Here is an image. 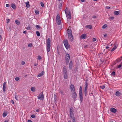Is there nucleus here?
Returning a JSON list of instances; mask_svg holds the SVG:
<instances>
[{
	"label": "nucleus",
	"mask_w": 122,
	"mask_h": 122,
	"mask_svg": "<svg viewBox=\"0 0 122 122\" xmlns=\"http://www.w3.org/2000/svg\"><path fill=\"white\" fill-rule=\"evenodd\" d=\"M54 99L55 101H57V97L56 95L55 94L54 95Z\"/></svg>",
	"instance_id": "nucleus-22"
},
{
	"label": "nucleus",
	"mask_w": 122,
	"mask_h": 122,
	"mask_svg": "<svg viewBox=\"0 0 122 122\" xmlns=\"http://www.w3.org/2000/svg\"><path fill=\"white\" fill-rule=\"evenodd\" d=\"M10 19H8L7 20V23H8L9 22H10Z\"/></svg>",
	"instance_id": "nucleus-61"
},
{
	"label": "nucleus",
	"mask_w": 122,
	"mask_h": 122,
	"mask_svg": "<svg viewBox=\"0 0 122 122\" xmlns=\"http://www.w3.org/2000/svg\"><path fill=\"white\" fill-rule=\"evenodd\" d=\"M56 21L58 25H60L61 23V22L60 19H58L57 20H56Z\"/></svg>",
	"instance_id": "nucleus-18"
},
{
	"label": "nucleus",
	"mask_w": 122,
	"mask_h": 122,
	"mask_svg": "<svg viewBox=\"0 0 122 122\" xmlns=\"http://www.w3.org/2000/svg\"><path fill=\"white\" fill-rule=\"evenodd\" d=\"M6 6L7 7H9L10 6V5L9 4H6Z\"/></svg>",
	"instance_id": "nucleus-56"
},
{
	"label": "nucleus",
	"mask_w": 122,
	"mask_h": 122,
	"mask_svg": "<svg viewBox=\"0 0 122 122\" xmlns=\"http://www.w3.org/2000/svg\"><path fill=\"white\" fill-rule=\"evenodd\" d=\"M70 89L72 92L75 91V87L74 85L73 84H71L70 85Z\"/></svg>",
	"instance_id": "nucleus-9"
},
{
	"label": "nucleus",
	"mask_w": 122,
	"mask_h": 122,
	"mask_svg": "<svg viewBox=\"0 0 122 122\" xmlns=\"http://www.w3.org/2000/svg\"><path fill=\"white\" fill-rule=\"evenodd\" d=\"M51 40L49 38H47L46 44V50L48 54L50 50Z\"/></svg>",
	"instance_id": "nucleus-2"
},
{
	"label": "nucleus",
	"mask_w": 122,
	"mask_h": 122,
	"mask_svg": "<svg viewBox=\"0 0 122 122\" xmlns=\"http://www.w3.org/2000/svg\"><path fill=\"white\" fill-rule=\"evenodd\" d=\"M17 97H18V96L17 95H15V99L17 100H18V99H17Z\"/></svg>",
	"instance_id": "nucleus-54"
},
{
	"label": "nucleus",
	"mask_w": 122,
	"mask_h": 122,
	"mask_svg": "<svg viewBox=\"0 0 122 122\" xmlns=\"http://www.w3.org/2000/svg\"><path fill=\"white\" fill-rule=\"evenodd\" d=\"M87 36V35L85 34H82L80 37V38L81 39H85Z\"/></svg>",
	"instance_id": "nucleus-10"
},
{
	"label": "nucleus",
	"mask_w": 122,
	"mask_h": 122,
	"mask_svg": "<svg viewBox=\"0 0 122 122\" xmlns=\"http://www.w3.org/2000/svg\"><path fill=\"white\" fill-rule=\"evenodd\" d=\"M63 72H67V70L66 69V66H64L63 68Z\"/></svg>",
	"instance_id": "nucleus-19"
},
{
	"label": "nucleus",
	"mask_w": 122,
	"mask_h": 122,
	"mask_svg": "<svg viewBox=\"0 0 122 122\" xmlns=\"http://www.w3.org/2000/svg\"><path fill=\"white\" fill-rule=\"evenodd\" d=\"M32 46V43H30L28 45V46L29 47H31Z\"/></svg>",
	"instance_id": "nucleus-41"
},
{
	"label": "nucleus",
	"mask_w": 122,
	"mask_h": 122,
	"mask_svg": "<svg viewBox=\"0 0 122 122\" xmlns=\"http://www.w3.org/2000/svg\"><path fill=\"white\" fill-rule=\"evenodd\" d=\"M84 88V94L85 96H86L87 95V88L88 83L86 81L85 82Z\"/></svg>",
	"instance_id": "nucleus-3"
},
{
	"label": "nucleus",
	"mask_w": 122,
	"mask_h": 122,
	"mask_svg": "<svg viewBox=\"0 0 122 122\" xmlns=\"http://www.w3.org/2000/svg\"><path fill=\"white\" fill-rule=\"evenodd\" d=\"M72 122H76V119L75 117H72Z\"/></svg>",
	"instance_id": "nucleus-34"
},
{
	"label": "nucleus",
	"mask_w": 122,
	"mask_h": 122,
	"mask_svg": "<svg viewBox=\"0 0 122 122\" xmlns=\"http://www.w3.org/2000/svg\"><path fill=\"white\" fill-rule=\"evenodd\" d=\"M36 35L38 36H40V34L39 31H36Z\"/></svg>",
	"instance_id": "nucleus-35"
},
{
	"label": "nucleus",
	"mask_w": 122,
	"mask_h": 122,
	"mask_svg": "<svg viewBox=\"0 0 122 122\" xmlns=\"http://www.w3.org/2000/svg\"><path fill=\"white\" fill-rule=\"evenodd\" d=\"M62 2H61L58 5L59 8L60 9H61L62 7Z\"/></svg>",
	"instance_id": "nucleus-23"
},
{
	"label": "nucleus",
	"mask_w": 122,
	"mask_h": 122,
	"mask_svg": "<svg viewBox=\"0 0 122 122\" xmlns=\"http://www.w3.org/2000/svg\"><path fill=\"white\" fill-rule=\"evenodd\" d=\"M6 82H4L3 85V91L4 92H5V90L6 89L5 86L6 85Z\"/></svg>",
	"instance_id": "nucleus-15"
},
{
	"label": "nucleus",
	"mask_w": 122,
	"mask_h": 122,
	"mask_svg": "<svg viewBox=\"0 0 122 122\" xmlns=\"http://www.w3.org/2000/svg\"><path fill=\"white\" fill-rule=\"evenodd\" d=\"M120 13V12L119 11H115L114 12V14L115 15H118Z\"/></svg>",
	"instance_id": "nucleus-25"
},
{
	"label": "nucleus",
	"mask_w": 122,
	"mask_h": 122,
	"mask_svg": "<svg viewBox=\"0 0 122 122\" xmlns=\"http://www.w3.org/2000/svg\"><path fill=\"white\" fill-rule=\"evenodd\" d=\"M82 90V87L81 86H80L79 88V90Z\"/></svg>",
	"instance_id": "nucleus-58"
},
{
	"label": "nucleus",
	"mask_w": 122,
	"mask_h": 122,
	"mask_svg": "<svg viewBox=\"0 0 122 122\" xmlns=\"http://www.w3.org/2000/svg\"><path fill=\"white\" fill-rule=\"evenodd\" d=\"M64 78L65 79H67L68 78V75L67 72H63Z\"/></svg>",
	"instance_id": "nucleus-13"
},
{
	"label": "nucleus",
	"mask_w": 122,
	"mask_h": 122,
	"mask_svg": "<svg viewBox=\"0 0 122 122\" xmlns=\"http://www.w3.org/2000/svg\"><path fill=\"white\" fill-rule=\"evenodd\" d=\"M65 13H66L68 12H70V10H68V8L67 7H66V9L65 10Z\"/></svg>",
	"instance_id": "nucleus-29"
},
{
	"label": "nucleus",
	"mask_w": 122,
	"mask_h": 122,
	"mask_svg": "<svg viewBox=\"0 0 122 122\" xmlns=\"http://www.w3.org/2000/svg\"><path fill=\"white\" fill-rule=\"evenodd\" d=\"M25 64V62L24 61H22L21 64L22 65H24Z\"/></svg>",
	"instance_id": "nucleus-49"
},
{
	"label": "nucleus",
	"mask_w": 122,
	"mask_h": 122,
	"mask_svg": "<svg viewBox=\"0 0 122 122\" xmlns=\"http://www.w3.org/2000/svg\"><path fill=\"white\" fill-rule=\"evenodd\" d=\"M96 17L95 15H93L92 17V18H95Z\"/></svg>",
	"instance_id": "nucleus-63"
},
{
	"label": "nucleus",
	"mask_w": 122,
	"mask_h": 122,
	"mask_svg": "<svg viewBox=\"0 0 122 122\" xmlns=\"http://www.w3.org/2000/svg\"><path fill=\"white\" fill-rule=\"evenodd\" d=\"M26 29L28 30H30V25L29 26H28L26 27Z\"/></svg>",
	"instance_id": "nucleus-38"
},
{
	"label": "nucleus",
	"mask_w": 122,
	"mask_h": 122,
	"mask_svg": "<svg viewBox=\"0 0 122 122\" xmlns=\"http://www.w3.org/2000/svg\"><path fill=\"white\" fill-rule=\"evenodd\" d=\"M107 26V24H105L102 26V28L105 29L106 28Z\"/></svg>",
	"instance_id": "nucleus-33"
},
{
	"label": "nucleus",
	"mask_w": 122,
	"mask_h": 122,
	"mask_svg": "<svg viewBox=\"0 0 122 122\" xmlns=\"http://www.w3.org/2000/svg\"><path fill=\"white\" fill-rule=\"evenodd\" d=\"M44 72L43 71L42 72L39 74L37 76L38 77H40L43 75H44Z\"/></svg>",
	"instance_id": "nucleus-17"
},
{
	"label": "nucleus",
	"mask_w": 122,
	"mask_h": 122,
	"mask_svg": "<svg viewBox=\"0 0 122 122\" xmlns=\"http://www.w3.org/2000/svg\"><path fill=\"white\" fill-rule=\"evenodd\" d=\"M40 4H41V6L42 7H44V6H44V3L42 2H41L40 3Z\"/></svg>",
	"instance_id": "nucleus-36"
},
{
	"label": "nucleus",
	"mask_w": 122,
	"mask_h": 122,
	"mask_svg": "<svg viewBox=\"0 0 122 122\" xmlns=\"http://www.w3.org/2000/svg\"><path fill=\"white\" fill-rule=\"evenodd\" d=\"M65 14L68 20L71 19V16L70 12H68Z\"/></svg>",
	"instance_id": "nucleus-8"
},
{
	"label": "nucleus",
	"mask_w": 122,
	"mask_h": 122,
	"mask_svg": "<svg viewBox=\"0 0 122 122\" xmlns=\"http://www.w3.org/2000/svg\"><path fill=\"white\" fill-rule=\"evenodd\" d=\"M38 99L43 100L44 99V95L43 92H41L39 95L37 96Z\"/></svg>",
	"instance_id": "nucleus-6"
},
{
	"label": "nucleus",
	"mask_w": 122,
	"mask_h": 122,
	"mask_svg": "<svg viewBox=\"0 0 122 122\" xmlns=\"http://www.w3.org/2000/svg\"><path fill=\"white\" fill-rule=\"evenodd\" d=\"M115 72L114 71H113L112 73V75L113 76L115 75Z\"/></svg>",
	"instance_id": "nucleus-51"
},
{
	"label": "nucleus",
	"mask_w": 122,
	"mask_h": 122,
	"mask_svg": "<svg viewBox=\"0 0 122 122\" xmlns=\"http://www.w3.org/2000/svg\"><path fill=\"white\" fill-rule=\"evenodd\" d=\"M35 116L34 115H32L31 116V117L32 118H35Z\"/></svg>",
	"instance_id": "nucleus-47"
},
{
	"label": "nucleus",
	"mask_w": 122,
	"mask_h": 122,
	"mask_svg": "<svg viewBox=\"0 0 122 122\" xmlns=\"http://www.w3.org/2000/svg\"><path fill=\"white\" fill-rule=\"evenodd\" d=\"M64 45L67 49H68L70 48V46L68 44V41L66 40H64L63 41Z\"/></svg>",
	"instance_id": "nucleus-4"
},
{
	"label": "nucleus",
	"mask_w": 122,
	"mask_h": 122,
	"mask_svg": "<svg viewBox=\"0 0 122 122\" xmlns=\"http://www.w3.org/2000/svg\"><path fill=\"white\" fill-rule=\"evenodd\" d=\"M105 86L104 85L101 86L100 87L102 89H104L105 87Z\"/></svg>",
	"instance_id": "nucleus-39"
},
{
	"label": "nucleus",
	"mask_w": 122,
	"mask_h": 122,
	"mask_svg": "<svg viewBox=\"0 0 122 122\" xmlns=\"http://www.w3.org/2000/svg\"><path fill=\"white\" fill-rule=\"evenodd\" d=\"M86 27L88 28L91 29L92 28V27L91 25H86Z\"/></svg>",
	"instance_id": "nucleus-26"
},
{
	"label": "nucleus",
	"mask_w": 122,
	"mask_h": 122,
	"mask_svg": "<svg viewBox=\"0 0 122 122\" xmlns=\"http://www.w3.org/2000/svg\"><path fill=\"white\" fill-rule=\"evenodd\" d=\"M7 115V112H4L3 114V117H5Z\"/></svg>",
	"instance_id": "nucleus-30"
},
{
	"label": "nucleus",
	"mask_w": 122,
	"mask_h": 122,
	"mask_svg": "<svg viewBox=\"0 0 122 122\" xmlns=\"http://www.w3.org/2000/svg\"><path fill=\"white\" fill-rule=\"evenodd\" d=\"M122 67V65H119L118 66V68H120L121 67Z\"/></svg>",
	"instance_id": "nucleus-50"
},
{
	"label": "nucleus",
	"mask_w": 122,
	"mask_h": 122,
	"mask_svg": "<svg viewBox=\"0 0 122 122\" xmlns=\"http://www.w3.org/2000/svg\"><path fill=\"white\" fill-rule=\"evenodd\" d=\"M35 13L36 14H38L39 13V12L38 11H36L35 12Z\"/></svg>",
	"instance_id": "nucleus-48"
},
{
	"label": "nucleus",
	"mask_w": 122,
	"mask_h": 122,
	"mask_svg": "<svg viewBox=\"0 0 122 122\" xmlns=\"http://www.w3.org/2000/svg\"><path fill=\"white\" fill-rule=\"evenodd\" d=\"M40 110L39 109H36V111L37 112H39L40 111Z\"/></svg>",
	"instance_id": "nucleus-60"
},
{
	"label": "nucleus",
	"mask_w": 122,
	"mask_h": 122,
	"mask_svg": "<svg viewBox=\"0 0 122 122\" xmlns=\"http://www.w3.org/2000/svg\"><path fill=\"white\" fill-rule=\"evenodd\" d=\"M10 102L11 103L13 104H14V102L13 100H11Z\"/></svg>",
	"instance_id": "nucleus-55"
},
{
	"label": "nucleus",
	"mask_w": 122,
	"mask_h": 122,
	"mask_svg": "<svg viewBox=\"0 0 122 122\" xmlns=\"http://www.w3.org/2000/svg\"><path fill=\"white\" fill-rule=\"evenodd\" d=\"M106 8L107 9H109L110 8V7L108 6H106Z\"/></svg>",
	"instance_id": "nucleus-53"
},
{
	"label": "nucleus",
	"mask_w": 122,
	"mask_h": 122,
	"mask_svg": "<svg viewBox=\"0 0 122 122\" xmlns=\"http://www.w3.org/2000/svg\"><path fill=\"white\" fill-rule=\"evenodd\" d=\"M72 97L74 99V101H75L76 100V99L77 97V94L75 91L72 92Z\"/></svg>",
	"instance_id": "nucleus-7"
},
{
	"label": "nucleus",
	"mask_w": 122,
	"mask_h": 122,
	"mask_svg": "<svg viewBox=\"0 0 122 122\" xmlns=\"http://www.w3.org/2000/svg\"><path fill=\"white\" fill-rule=\"evenodd\" d=\"M83 94L82 90L79 91V95Z\"/></svg>",
	"instance_id": "nucleus-37"
},
{
	"label": "nucleus",
	"mask_w": 122,
	"mask_h": 122,
	"mask_svg": "<svg viewBox=\"0 0 122 122\" xmlns=\"http://www.w3.org/2000/svg\"><path fill=\"white\" fill-rule=\"evenodd\" d=\"M73 66V63L72 61H71L69 63V69H71L72 68Z\"/></svg>",
	"instance_id": "nucleus-12"
},
{
	"label": "nucleus",
	"mask_w": 122,
	"mask_h": 122,
	"mask_svg": "<svg viewBox=\"0 0 122 122\" xmlns=\"http://www.w3.org/2000/svg\"><path fill=\"white\" fill-rule=\"evenodd\" d=\"M74 112L73 108L72 107H71L70 110V112Z\"/></svg>",
	"instance_id": "nucleus-27"
},
{
	"label": "nucleus",
	"mask_w": 122,
	"mask_h": 122,
	"mask_svg": "<svg viewBox=\"0 0 122 122\" xmlns=\"http://www.w3.org/2000/svg\"><path fill=\"white\" fill-rule=\"evenodd\" d=\"M19 77H16L15 78V80L16 81H18L19 80Z\"/></svg>",
	"instance_id": "nucleus-45"
},
{
	"label": "nucleus",
	"mask_w": 122,
	"mask_h": 122,
	"mask_svg": "<svg viewBox=\"0 0 122 122\" xmlns=\"http://www.w3.org/2000/svg\"><path fill=\"white\" fill-rule=\"evenodd\" d=\"M121 61V60L120 58L117 59L116 60V61H117V62H119L120 61Z\"/></svg>",
	"instance_id": "nucleus-42"
},
{
	"label": "nucleus",
	"mask_w": 122,
	"mask_h": 122,
	"mask_svg": "<svg viewBox=\"0 0 122 122\" xmlns=\"http://www.w3.org/2000/svg\"><path fill=\"white\" fill-rule=\"evenodd\" d=\"M29 3V2H28V3H26V6L27 7H29L30 6V5L28 4Z\"/></svg>",
	"instance_id": "nucleus-40"
},
{
	"label": "nucleus",
	"mask_w": 122,
	"mask_h": 122,
	"mask_svg": "<svg viewBox=\"0 0 122 122\" xmlns=\"http://www.w3.org/2000/svg\"><path fill=\"white\" fill-rule=\"evenodd\" d=\"M79 98L81 101V102L83 100V94L79 95Z\"/></svg>",
	"instance_id": "nucleus-16"
},
{
	"label": "nucleus",
	"mask_w": 122,
	"mask_h": 122,
	"mask_svg": "<svg viewBox=\"0 0 122 122\" xmlns=\"http://www.w3.org/2000/svg\"><path fill=\"white\" fill-rule=\"evenodd\" d=\"M117 47L116 46V45H115L114 47L112 48V49L111 51V52L113 51H114L117 48Z\"/></svg>",
	"instance_id": "nucleus-21"
},
{
	"label": "nucleus",
	"mask_w": 122,
	"mask_h": 122,
	"mask_svg": "<svg viewBox=\"0 0 122 122\" xmlns=\"http://www.w3.org/2000/svg\"><path fill=\"white\" fill-rule=\"evenodd\" d=\"M60 17L59 15H58L56 17V20H57L58 19H60Z\"/></svg>",
	"instance_id": "nucleus-32"
},
{
	"label": "nucleus",
	"mask_w": 122,
	"mask_h": 122,
	"mask_svg": "<svg viewBox=\"0 0 122 122\" xmlns=\"http://www.w3.org/2000/svg\"><path fill=\"white\" fill-rule=\"evenodd\" d=\"M28 122H32V121L31 120H29L28 121Z\"/></svg>",
	"instance_id": "nucleus-64"
},
{
	"label": "nucleus",
	"mask_w": 122,
	"mask_h": 122,
	"mask_svg": "<svg viewBox=\"0 0 122 122\" xmlns=\"http://www.w3.org/2000/svg\"><path fill=\"white\" fill-rule=\"evenodd\" d=\"M114 18V17H110V19L111 20H113Z\"/></svg>",
	"instance_id": "nucleus-59"
},
{
	"label": "nucleus",
	"mask_w": 122,
	"mask_h": 122,
	"mask_svg": "<svg viewBox=\"0 0 122 122\" xmlns=\"http://www.w3.org/2000/svg\"><path fill=\"white\" fill-rule=\"evenodd\" d=\"M15 22L16 24L18 25H19L20 24V21L17 20H15Z\"/></svg>",
	"instance_id": "nucleus-28"
},
{
	"label": "nucleus",
	"mask_w": 122,
	"mask_h": 122,
	"mask_svg": "<svg viewBox=\"0 0 122 122\" xmlns=\"http://www.w3.org/2000/svg\"><path fill=\"white\" fill-rule=\"evenodd\" d=\"M11 7L14 9H15L16 6L15 4H11Z\"/></svg>",
	"instance_id": "nucleus-20"
},
{
	"label": "nucleus",
	"mask_w": 122,
	"mask_h": 122,
	"mask_svg": "<svg viewBox=\"0 0 122 122\" xmlns=\"http://www.w3.org/2000/svg\"><path fill=\"white\" fill-rule=\"evenodd\" d=\"M31 91L33 92H34L35 91V88L34 87H31Z\"/></svg>",
	"instance_id": "nucleus-31"
},
{
	"label": "nucleus",
	"mask_w": 122,
	"mask_h": 122,
	"mask_svg": "<svg viewBox=\"0 0 122 122\" xmlns=\"http://www.w3.org/2000/svg\"><path fill=\"white\" fill-rule=\"evenodd\" d=\"M107 36V34H105L104 35V37H106Z\"/></svg>",
	"instance_id": "nucleus-62"
},
{
	"label": "nucleus",
	"mask_w": 122,
	"mask_h": 122,
	"mask_svg": "<svg viewBox=\"0 0 122 122\" xmlns=\"http://www.w3.org/2000/svg\"><path fill=\"white\" fill-rule=\"evenodd\" d=\"M96 39L95 38H93L92 39V41L93 42H94L96 41Z\"/></svg>",
	"instance_id": "nucleus-52"
},
{
	"label": "nucleus",
	"mask_w": 122,
	"mask_h": 122,
	"mask_svg": "<svg viewBox=\"0 0 122 122\" xmlns=\"http://www.w3.org/2000/svg\"><path fill=\"white\" fill-rule=\"evenodd\" d=\"M66 63V65H68L70 59V56L67 53L65 56Z\"/></svg>",
	"instance_id": "nucleus-5"
},
{
	"label": "nucleus",
	"mask_w": 122,
	"mask_h": 122,
	"mask_svg": "<svg viewBox=\"0 0 122 122\" xmlns=\"http://www.w3.org/2000/svg\"><path fill=\"white\" fill-rule=\"evenodd\" d=\"M36 28H38L39 29H40L41 28V27L40 26V25H36Z\"/></svg>",
	"instance_id": "nucleus-43"
},
{
	"label": "nucleus",
	"mask_w": 122,
	"mask_h": 122,
	"mask_svg": "<svg viewBox=\"0 0 122 122\" xmlns=\"http://www.w3.org/2000/svg\"><path fill=\"white\" fill-rule=\"evenodd\" d=\"M60 93L62 95H62L63 96V93L62 91L61 90H60Z\"/></svg>",
	"instance_id": "nucleus-46"
},
{
	"label": "nucleus",
	"mask_w": 122,
	"mask_h": 122,
	"mask_svg": "<svg viewBox=\"0 0 122 122\" xmlns=\"http://www.w3.org/2000/svg\"><path fill=\"white\" fill-rule=\"evenodd\" d=\"M42 58L40 56H38V59L39 60H41V59Z\"/></svg>",
	"instance_id": "nucleus-44"
},
{
	"label": "nucleus",
	"mask_w": 122,
	"mask_h": 122,
	"mask_svg": "<svg viewBox=\"0 0 122 122\" xmlns=\"http://www.w3.org/2000/svg\"><path fill=\"white\" fill-rule=\"evenodd\" d=\"M68 36L69 39L72 42L73 40V37L72 34V31L71 29H68L67 30Z\"/></svg>",
	"instance_id": "nucleus-1"
},
{
	"label": "nucleus",
	"mask_w": 122,
	"mask_h": 122,
	"mask_svg": "<svg viewBox=\"0 0 122 122\" xmlns=\"http://www.w3.org/2000/svg\"><path fill=\"white\" fill-rule=\"evenodd\" d=\"M73 112H70V116L71 117V118H72V117H74V114Z\"/></svg>",
	"instance_id": "nucleus-24"
},
{
	"label": "nucleus",
	"mask_w": 122,
	"mask_h": 122,
	"mask_svg": "<svg viewBox=\"0 0 122 122\" xmlns=\"http://www.w3.org/2000/svg\"><path fill=\"white\" fill-rule=\"evenodd\" d=\"M77 70V67L75 68V69L74 70V71H75V72H76V71Z\"/></svg>",
	"instance_id": "nucleus-57"
},
{
	"label": "nucleus",
	"mask_w": 122,
	"mask_h": 122,
	"mask_svg": "<svg viewBox=\"0 0 122 122\" xmlns=\"http://www.w3.org/2000/svg\"><path fill=\"white\" fill-rule=\"evenodd\" d=\"M121 92L119 91H117L116 92L115 95L117 96H121Z\"/></svg>",
	"instance_id": "nucleus-14"
},
{
	"label": "nucleus",
	"mask_w": 122,
	"mask_h": 122,
	"mask_svg": "<svg viewBox=\"0 0 122 122\" xmlns=\"http://www.w3.org/2000/svg\"><path fill=\"white\" fill-rule=\"evenodd\" d=\"M110 111L114 113H115L117 112V110L115 108H112L110 109Z\"/></svg>",
	"instance_id": "nucleus-11"
}]
</instances>
